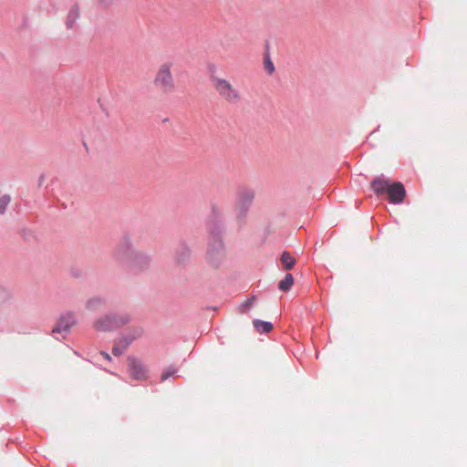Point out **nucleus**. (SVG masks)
Returning a JSON list of instances; mask_svg holds the SVG:
<instances>
[{
    "mask_svg": "<svg viewBox=\"0 0 467 467\" xmlns=\"http://www.w3.org/2000/svg\"><path fill=\"white\" fill-rule=\"evenodd\" d=\"M140 241L129 236L123 238L115 250L114 256L119 261H125L130 272H137L139 265L143 261V253L139 249Z\"/></svg>",
    "mask_w": 467,
    "mask_h": 467,
    "instance_id": "1",
    "label": "nucleus"
},
{
    "mask_svg": "<svg viewBox=\"0 0 467 467\" xmlns=\"http://www.w3.org/2000/svg\"><path fill=\"white\" fill-rule=\"evenodd\" d=\"M371 188L376 194H388V199L392 203H400L405 197L406 191L401 182L391 183L384 177H378L371 182Z\"/></svg>",
    "mask_w": 467,
    "mask_h": 467,
    "instance_id": "2",
    "label": "nucleus"
},
{
    "mask_svg": "<svg viewBox=\"0 0 467 467\" xmlns=\"http://www.w3.org/2000/svg\"><path fill=\"white\" fill-rule=\"evenodd\" d=\"M131 321L129 313H108L98 317L92 323V327L97 332L108 333L114 331Z\"/></svg>",
    "mask_w": 467,
    "mask_h": 467,
    "instance_id": "3",
    "label": "nucleus"
},
{
    "mask_svg": "<svg viewBox=\"0 0 467 467\" xmlns=\"http://www.w3.org/2000/svg\"><path fill=\"white\" fill-rule=\"evenodd\" d=\"M172 63L165 62L157 68L152 85L160 93L168 95L175 92L176 83L171 73Z\"/></svg>",
    "mask_w": 467,
    "mask_h": 467,
    "instance_id": "4",
    "label": "nucleus"
},
{
    "mask_svg": "<svg viewBox=\"0 0 467 467\" xmlns=\"http://www.w3.org/2000/svg\"><path fill=\"white\" fill-rule=\"evenodd\" d=\"M211 80L216 93L223 100L231 104L240 101L241 92L228 79L213 76Z\"/></svg>",
    "mask_w": 467,
    "mask_h": 467,
    "instance_id": "5",
    "label": "nucleus"
},
{
    "mask_svg": "<svg viewBox=\"0 0 467 467\" xmlns=\"http://www.w3.org/2000/svg\"><path fill=\"white\" fill-rule=\"evenodd\" d=\"M142 334L143 329L141 327H132L127 332L122 333L114 341L112 348L113 355H122L136 339L142 336Z\"/></svg>",
    "mask_w": 467,
    "mask_h": 467,
    "instance_id": "6",
    "label": "nucleus"
},
{
    "mask_svg": "<svg viewBox=\"0 0 467 467\" xmlns=\"http://www.w3.org/2000/svg\"><path fill=\"white\" fill-rule=\"evenodd\" d=\"M77 323L78 318L75 313L67 312L59 317L57 324L52 329V333H68Z\"/></svg>",
    "mask_w": 467,
    "mask_h": 467,
    "instance_id": "7",
    "label": "nucleus"
},
{
    "mask_svg": "<svg viewBox=\"0 0 467 467\" xmlns=\"http://www.w3.org/2000/svg\"><path fill=\"white\" fill-rule=\"evenodd\" d=\"M128 368L130 376L134 379H143L145 378V370L141 361L133 357L128 358Z\"/></svg>",
    "mask_w": 467,
    "mask_h": 467,
    "instance_id": "8",
    "label": "nucleus"
},
{
    "mask_svg": "<svg viewBox=\"0 0 467 467\" xmlns=\"http://www.w3.org/2000/svg\"><path fill=\"white\" fill-rule=\"evenodd\" d=\"M107 305L106 299L102 296H92L86 302V308L88 311L95 312L104 308Z\"/></svg>",
    "mask_w": 467,
    "mask_h": 467,
    "instance_id": "9",
    "label": "nucleus"
},
{
    "mask_svg": "<svg viewBox=\"0 0 467 467\" xmlns=\"http://www.w3.org/2000/svg\"><path fill=\"white\" fill-rule=\"evenodd\" d=\"M79 17V11L77 6H73L68 11L67 19H66V26L68 29H71L74 27L77 20Z\"/></svg>",
    "mask_w": 467,
    "mask_h": 467,
    "instance_id": "10",
    "label": "nucleus"
},
{
    "mask_svg": "<svg viewBox=\"0 0 467 467\" xmlns=\"http://www.w3.org/2000/svg\"><path fill=\"white\" fill-rule=\"evenodd\" d=\"M280 260L285 270L292 269L296 264L295 258L288 252H284Z\"/></svg>",
    "mask_w": 467,
    "mask_h": 467,
    "instance_id": "11",
    "label": "nucleus"
},
{
    "mask_svg": "<svg viewBox=\"0 0 467 467\" xmlns=\"http://www.w3.org/2000/svg\"><path fill=\"white\" fill-rule=\"evenodd\" d=\"M253 324L259 333H268L273 329V325L270 322L254 320Z\"/></svg>",
    "mask_w": 467,
    "mask_h": 467,
    "instance_id": "12",
    "label": "nucleus"
},
{
    "mask_svg": "<svg viewBox=\"0 0 467 467\" xmlns=\"http://www.w3.org/2000/svg\"><path fill=\"white\" fill-rule=\"evenodd\" d=\"M294 284V277L291 274H286L285 278L278 283V288L284 292L288 291Z\"/></svg>",
    "mask_w": 467,
    "mask_h": 467,
    "instance_id": "13",
    "label": "nucleus"
},
{
    "mask_svg": "<svg viewBox=\"0 0 467 467\" xmlns=\"http://www.w3.org/2000/svg\"><path fill=\"white\" fill-rule=\"evenodd\" d=\"M11 196L9 194H4L0 197V214H4L6 211L7 206L11 202Z\"/></svg>",
    "mask_w": 467,
    "mask_h": 467,
    "instance_id": "14",
    "label": "nucleus"
},
{
    "mask_svg": "<svg viewBox=\"0 0 467 467\" xmlns=\"http://www.w3.org/2000/svg\"><path fill=\"white\" fill-rule=\"evenodd\" d=\"M176 368H172V367H170L168 368L165 371H163L161 375V381H165L166 379H168L170 377H172L175 375L176 373Z\"/></svg>",
    "mask_w": 467,
    "mask_h": 467,
    "instance_id": "15",
    "label": "nucleus"
},
{
    "mask_svg": "<svg viewBox=\"0 0 467 467\" xmlns=\"http://www.w3.org/2000/svg\"><path fill=\"white\" fill-rule=\"evenodd\" d=\"M9 297H10L9 291L5 287L0 286V304L8 300Z\"/></svg>",
    "mask_w": 467,
    "mask_h": 467,
    "instance_id": "16",
    "label": "nucleus"
},
{
    "mask_svg": "<svg viewBox=\"0 0 467 467\" xmlns=\"http://www.w3.org/2000/svg\"><path fill=\"white\" fill-rule=\"evenodd\" d=\"M265 68L269 74L275 71V66L269 58L265 61Z\"/></svg>",
    "mask_w": 467,
    "mask_h": 467,
    "instance_id": "17",
    "label": "nucleus"
},
{
    "mask_svg": "<svg viewBox=\"0 0 467 467\" xmlns=\"http://www.w3.org/2000/svg\"><path fill=\"white\" fill-rule=\"evenodd\" d=\"M100 354L108 360H111V357L109 356V353L105 352V351H101Z\"/></svg>",
    "mask_w": 467,
    "mask_h": 467,
    "instance_id": "18",
    "label": "nucleus"
},
{
    "mask_svg": "<svg viewBox=\"0 0 467 467\" xmlns=\"http://www.w3.org/2000/svg\"><path fill=\"white\" fill-rule=\"evenodd\" d=\"M219 247H220V250L217 252V255L218 257H220L221 255H223V249H222V244L219 243L218 244Z\"/></svg>",
    "mask_w": 467,
    "mask_h": 467,
    "instance_id": "19",
    "label": "nucleus"
},
{
    "mask_svg": "<svg viewBox=\"0 0 467 467\" xmlns=\"http://www.w3.org/2000/svg\"><path fill=\"white\" fill-rule=\"evenodd\" d=\"M44 180H45V176H44V175H41V176L39 177V180H38V183H39V185H41V184L43 183Z\"/></svg>",
    "mask_w": 467,
    "mask_h": 467,
    "instance_id": "20",
    "label": "nucleus"
},
{
    "mask_svg": "<svg viewBox=\"0 0 467 467\" xmlns=\"http://www.w3.org/2000/svg\"><path fill=\"white\" fill-rule=\"evenodd\" d=\"M252 301H253V299L248 300V301L245 303V306H247V307H248L249 306H251Z\"/></svg>",
    "mask_w": 467,
    "mask_h": 467,
    "instance_id": "21",
    "label": "nucleus"
},
{
    "mask_svg": "<svg viewBox=\"0 0 467 467\" xmlns=\"http://www.w3.org/2000/svg\"><path fill=\"white\" fill-rule=\"evenodd\" d=\"M209 256H210L211 260H213L215 257L212 252L209 253Z\"/></svg>",
    "mask_w": 467,
    "mask_h": 467,
    "instance_id": "22",
    "label": "nucleus"
}]
</instances>
